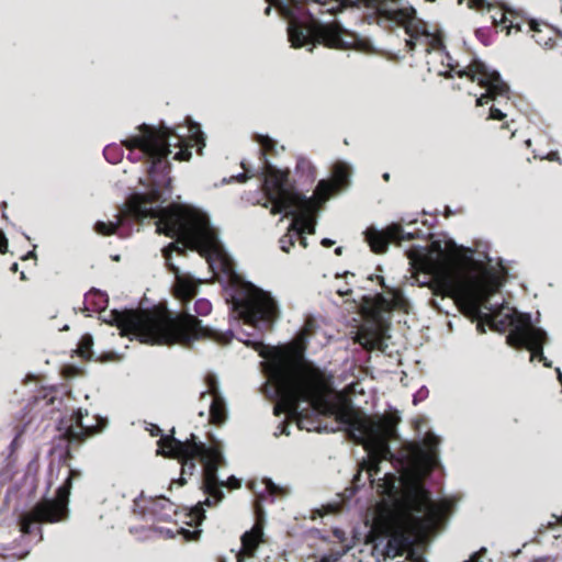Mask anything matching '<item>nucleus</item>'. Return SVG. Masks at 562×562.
Instances as JSON below:
<instances>
[{
	"instance_id": "nucleus-16",
	"label": "nucleus",
	"mask_w": 562,
	"mask_h": 562,
	"mask_svg": "<svg viewBox=\"0 0 562 562\" xmlns=\"http://www.w3.org/2000/svg\"><path fill=\"white\" fill-rule=\"evenodd\" d=\"M216 490L211 492H204L206 494V498L203 502H199L194 507L190 509L189 517L191 519L190 525L199 526L205 519V510L204 506H216L220 504L225 495L223 492V487H227L228 490H238L241 486V481L234 475H231L226 481L220 480L216 474Z\"/></svg>"
},
{
	"instance_id": "nucleus-25",
	"label": "nucleus",
	"mask_w": 562,
	"mask_h": 562,
	"mask_svg": "<svg viewBox=\"0 0 562 562\" xmlns=\"http://www.w3.org/2000/svg\"><path fill=\"white\" fill-rule=\"evenodd\" d=\"M411 509L418 515L435 516L437 507L426 490L416 491L409 499Z\"/></svg>"
},
{
	"instance_id": "nucleus-18",
	"label": "nucleus",
	"mask_w": 562,
	"mask_h": 562,
	"mask_svg": "<svg viewBox=\"0 0 562 562\" xmlns=\"http://www.w3.org/2000/svg\"><path fill=\"white\" fill-rule=\"evenodd\" d=\"M486 10L491 13V21L496 32H505L506 35H509L512 31L515 33L520 32L526 22L522 15L505 9L504 5L491 3Z\"/></svg>"
},
{
	"instance_id": "nucleus-3",
	"label": "nucleus",
	"mask_w": 562,
	"mask_h": 562,
	"mask_svg": "<svg viewBox=\"0 0 562 562\" xmlns=\"http://www.w3.org/2000/svg\"><path fill=\"white\" fill-rule=\"evenodd\" d=\"M122 336H134L143 344L189 346L193 340L211 337V329L189 313L173 316L164 310L111 311V322Z\"/></svg>"
},
{
	"instance_id": "nucleus-5",
	"label": "nucleus",
	"mask_w": 562,
	"mask_h": 562,
	"mask_svg": "<svg viewBox=\"0 0 562 562\" xmlns=\"http://www.w3.org/2000/svg\"><path fill=\"white\" fill-rule=\"evenodd\" d=\"M173 430L171 435L162 436L158 440L160 452L164 457L177 459L181 463V476L178 480L180 485L187 483L186 476H192L196 471V460L202 464V490L211 492L216 490V473L220 468L226 465V459L223 453V445L216 439H212L210 446L198 440L194 434H191L186 440L175 438Z\"/></svg>"
},
{
	"instance_id": "nucleus-29",
	"label": "nucleus",
	"mask_w": 562,
	"mask_h": 562,
	"mask_svg": "<svg viewBox=\"0 0 562 562\" xmlns=\"http://www.w3.org/2000/svg\"><path fill=\"white\" fill-rule=\"evenodd\" d=\"M336 191H338L337 186L331 180H319L312 196L316 201V207L321 202L328 200Z\"/></svg>"
},
{
	"instance_id": "nucleus-47",
	"label": "nucleus",
	"mask_w": 562,
	"mask_h": 562,
	"mask_svg": "<svg viewBox=\"0 0 562 562\" xmlns=\"http://www.w3.org/2000/svg\"><path fill=\"white\" fill-rule=\"evenodd\" d=\"M376 301L379 303V305H381V307H384L386 310L391 308L392 306V303L390 301H387L383 295L379 294L376 296Z\"/></svg>"
},
{
	"instance_id": "nucleus-40",
	"label": "nucleus",
	"mask_w": 562,
	"mask_h": 562,
	"mask_svg": "<svg viewBox=\"0 0 562 562\" xmlns=\"http://www.w3.org/2000/svg\"><path fill=\"white\" fill-rule=\"evenodd\" d=\"M459 3H462L463 0H458ZM468 8L475 9V10H483L487 9V7L491 4L487 0H468Z\"/></svg>"
},
{
	"instance_id": "nucleus-21",
	"label": "nucleus",
	"mask_w": 562,
	"mask_h": 562,
	"mask_svg": "<svg viewBox=\"0 0 562 562\" xmlns=\"http://www.w3.org/2000/svg\"><path fill=\"white\" fill-rule=\"evenodd\" d=\"M503 306L497 311L492 312L491 314L484 315V321L490 324L491 328L497 331H505L507 327H512L508 334H512L520 324V318L524 315H529L528 313H520L516 310H513L510 313L503 314Z\"/></svg>"
},
{
	"instance_id": "nucleus-37",
	"label": "nucleus",
	"mask_w": 562,
	"mask_h": 562,
	"mask_svg": "<svg viewBox=\"0 0 562 562\" xmlns=\"http://www.w3.org/2000/svg\"><path fill=\"white\" fill-rule=\"evenodd\" d=\"M94 228L98 234L103 236H110L116 233L119 224L112 222H97Z\"/></svg>"
},
{
	"instance_id": "nucleus-55",
	"label": "nucleus",
	"mask_w": 562,
	"mask_h": 562,
	"mask_svg": "<svg viewBox=\"0 0 562 562\" xmlns=\"http://www.w3.org/2000/svg\"><path fill=\"white\" fill-rule=\"evenodd\" d=\"M19 270V265L16 262H14L12 266H11V271L12 272H16Z\"/></svg>"
},
{
	"instance_id": "nucleus-57",
	"label": "nucleus",
	"mask_w": 562,
	"mask_h": 562,
	"mask_svg": "<svg viewBox=\"0 0 562 562\" xmlns=\"http://www.w3.org/2000/svg\"><path fill=\"white\" fill-rule=\"evenodd\" d=\"M335 254H336V255H340V254H341V247L336 248V249H335Z\"/></svg>"
},
{
	"instance_id": "nucleus-53",
	"label": "nucleus",
	"mask_w": 562,
	"mask_h": 562,
	"mask_svg": "<svg viewBox=\"0 0 562 562\" xmlns=\"http://www.w3.org/2000/svg\"><path fill=\"white\" fill-rule=\"evenodd\" d=\"M334 535H335V537H337L338 539H342V538H344V536H345V532H344V531H341V530H339V529H335V530H334Z\"/></svg>"
},
{
	"instance_id": "nucleus-2",
	"label": "nucleus",
	"mask_w": 562,
	"mask_h": 562,
	"mask_svg": "<svg viewBox=\"0 0 562 562\" xmlns=\"http://www.w3.org/2000/svg\"><path fill=\"white\" fill-rule=\"evenodd\" d=\"M273 376L278 381L279 401L274 414L285 413L295 417L300 429L308 427V419L299 411L300 402H308L314 411L347 426L349 437L368 451V459L360 463L353 484L359 487L361 472L366 471L368 481L374 484L380 473V463L391 461L393 453L390 441L397 437L396 427L401 422L397 412L368 416L349 403H338L330 398L334 394L333 376L326 374L312 361L303 358V348L294 345L278 350L272 357Z\"/></svg>"
},
{
	"instance_id": "nucleus-11",
	"label": "nucleus",
	"mask_w": 562,
	"mask_h": 562,
	"mask_svg": "<svg viewBox=\"0 0 562 562\" xmlns=\"http://www.w3.org/2000/svg\"><path fill=\"white\" fill-rule=\"evenodd\" d=\"M454 71L459 78L467 77L486 89V92L476 99L477 106L498 98L505 99L506 102L509 100V86L502 79L498 71L490 69L482 60L473 59L464 69Z\"/></svg>"
},
{
	"instance_id": "nucleus-39",
	"label": "nucleus",
	"mask_w": 562,
	"mask_h": 562,
	"mask_svg": "<svg viewBox=\"0 0 562 562\" xmlns=\"http://www.w3.org/2000/svg\"><path fill=\"white\" fill-rule=\"evenodd\" d=\"M289 232H291L289 229ZM280 248L284 251V252H289L290 249L294 246V234H285L283 235L281 238H280Z\"/></svg>"
},
{
	"instance_id": "nucleus-41",
	"label": "nucleus",
	"mask_w": 562,
	"mask_h": 562,
	"mask_svg": "<svg viewBox=\"0 0 562 562\" xmlns=\"http://www.w3.org/2000/svg\"><path fill=\"white\" fill-rule=\"evenodd\" d=\"M475 36L484 45H488L490 44V29H487V27H480V29L475 30Z\"/></svg>"
},
{
	"instance_id": "nucleus-15",
	"label": "nucleus",
	"mask_w": 562,
	"mask_h": 562,
	"mask_svg": "<svg viewBox=\"0 0 562 562\" xmlns=\"http://www.w3.org/2000/svg\"><path fill=\"white\" fill-rule=\"evenodd\" d=\"M172 250H177L180 254H184V250L177 247L175 243H171L164 249V257L168 269L175 274L173 295L182 304L187 305L198 293V282L191 276L181 273L179 268L170 262Z\"/></svg>"
},
{
	"instance_id": "nucleus-43",
	"label": "nucleus",
	"mask_w": 562,
	"mask_h": 562,
	"mask_svg": "<svg viewBox=\"0 0 562 562\" xmlns=\"http://www.w3.org/2000/svg\"><path fill=\"white\" fill-rule=\"evenodd\" d=\"M505 117H506V114L501 109H498V108H496L494 105L491 106L488 119L497 120V121H503Z\"/></svg>"
},
{
	"instance_id": "nucleus-34",
	"label": "nucleus",
	"mask_w": 562,
	"mask_h": 562,
	"mask_svg": "<svg viewBox=\"0 0 562 562\" xmlns=\"http://www.w3.org/2000/svg\"><path fill=\"white\" fill-rule=\"evenodd\" d=\"M207 391L202 392L200 398H204L206 394L212 395L213 398L222 397L220 390H218V383L214 375L209 374L205 379Z\"/></svg>"
},
{
	"instance_id": "nucleus-60",
	"label": "nucleus",
	"mask_w": 562,
	"mask_h": 562,
	"mask_svg": "<svg viewBox=\"0 0 562 562\" xmlns=\"http://www.w3.org/2000/svg\"><path fill=\"white\" fill-rule=\"evenodd\" d=\"M383 178H384L385 180H387V179H389V173H385V175L383 176Z\"/></svg>"
},
{
	"instance_id": "nucleus-9",
	"label": "nucleus",
	"mask_w": 562,
	"mask_h": 562,
	"mask_svg": "<svg viewBox=\"0 0 562 562\" xmlns=\"http://www.w3.org/2000/svg\"><path fill=\"white\" fill-rule=\"evenodd\" d=\"M263 173V190L272 203L271 212L273 214L282 213L293 209L295 205H303L308 207L306 195L294 190L289 183V170H281L272 166L268 159L265 158L262 165Z\"/></svg>"
},
{
	"instance_id": "nucleus-51",
	"label": "nucleus",
	"mask_w": 562,
	"mask_h": 562,
	"mask_svg": "<svg viewBox=\"0 0 562 562\" xmlns=\"http://www.w3.org/2000/svg\"><path fill=\"white\" fill-rule=\"evenodd\" d=\"M502 128L504 130H508L510 133H509V138L514 137L515 133H516V130H512L510 128V124L509 123H505L502 125Z\"/></svg>"
},
{
	"instance_id": "nucleus-32",
	"label": "nucleus",
	"mask_w": 562,
	"mask_h": 562,
	"mask_svg": "<svg viewBox=\"0 0 562 562\" xmlns=\"http://www.w3.org/2000/svg\"><path fill=\"white\" fill-rule=\"evenodd\" d=\"M525 24L528 26V32H533L532 37L539 45L543 47L553 46V40L551 37L546 38L542 36V31L539 29V25L535 21H526Z\"/></svg>"
},
{
	"instance_id": "nucleus-26",
	"label": "nucleus",
	"mask_w": 562,
	"mask_h": 562,
	"mask_svg": "<svg viewBox=\"0 0 562 562\" xmlns=\"http://www.w3.org/2000/svg\"><path fill=\"white\" fill-rule=\"evenodd\" d=\"M148 510L160 521H169L177 514L176 505L164 496L151 501Z\"/></svg>"
},
{
	"instance_id": "nucleus-10",
	"label": "nucleus",
	"mask_w": 562,
	"mask_h": 562,
	"mask_svg": "<svg viewBox=\"0 0 562 562\" xmlns=\"http://www.w3.org/2000/svg\"><path fill=\"white\" fill-rule=\"evenodd\" d=\"M88 411L78 408L69 416L60 418L57 425L58 438L66 442V458H72V451L78 450L88 439L100 434L108 425L106 418L95 416V424H86Z\"/></svg>"
},
{
	"instance_id": "nucleus-28",
	"label": "nucleus",
	"mask_w": 562,
	"mask_h": 562,
	"mask_svg": "<svg viewBox=\"0 0 562 562\" xmlns=\"http://www.w3.org/2000/svg\"><path fill=\"white\" fill-rule=\"evenodd\" d=\"M351 175L350 167L342 161H338L333 167V179H330L340 190L349 184V178Z\"/></svg>"
},
{
	"instance_id": "nucleus-27",
	"label": "nucleus",
	"mask_w": 562,
	"mask_h": 562,
	"mask_svg": "<svg viewBox=\"0 0 562 562\" xmlns=\"http://www.w3.org/2000/svg\"><path fill=\"white\" fill-rule=\"evenodd\" d=\"M227 409L224 397L213 398L210 406V423L216 426H221L226 422Z\"/></svg>"
},
{
	"instance_id": "nucleus-50",
	"label": "nucleus",
	"mask_w": 562,
	"mask_h": 562,
	"mask_svg": "<svg viewBox=\"0 0 562 562\" xmlns=\"http://www.w3.org/2000/svg\"><path fill=\"white\" fill-rule=\"evenodd\" d=\"M321 244H322V246L328 248V247H331L335 244V241L329 238H323Z\"/></svg>"
},
{
	"instance_id": "nucleus-6",
	"label": "nucleus",
	"mask_w": 562,
	"mask_h": 562,
	"mask_svg": "<svg viewBox=\"0 0 562 562\" xmlns=\"http://www.w3.org/2000/svg\"><path fill=\"white\" fill-rule=\"evenodd\" d=\"M369 5H374V22L389 27L392 24L404 27L408 35L406 40L407 52L412 53L422 47L426 54L439 50L443 47V38L440 33L430 32L427 23L417 18L413 7H402V0H367Z\"/></svg>"
},
{
	"instance_id": "nucleus-22",
	"label": "nucleus",
	"mask_w": 562,
	"mask_h": 562,
	"mask_svg": "<svg viewBox=\"0 0 562 562\" xmlns=\"http://www.w3.org/2000/svg\"><path fill=\"white\" fill-rule=\"evenodd\" d=\"M355 342L361 345V347L367 351H384V349L386 348L381 329L374 325L361 326L357 331Z\"/></svg>"
},
{
	"instance_id": "nucleus-42",
	"label": "nucleus",
	"mask_w": 562,
	"mask_h": 562,
	"mask_svg": "<svg viewBox=\"0 0 562 562\" xmlns=\"http://www.w3.org/2000/svg\"><path fill=\"white\" fill-rule=\"evenodd\" d=\"M23 432H24L23 428H18L15 437L13 438V440L11 441L10 447H9L11 454L14 453L20 448V446H21L20 439H21Z\"/></svg>"
},
{
	"instance_id": "nucleus-8",
	"label": "nucleus",
	"mask_w": 562,
	"mask_h": 562,
	"mask_svg": "<svg viewBox=\"0 0 562 562\" xmlns=\"http://www.w3.org/2000/svg\"><path fill=\"white\" fill-rule=\"evenodd\" d=\"M234 310L246 324L271 327L279 311L276 301L265 291L248 284L233 297Z\"/></svg>"
},
{
	"instance_id": "nucleus-17",
	"label": "nucleus",
	"mask_w": 562,
	"mask_h": 562,
	"mask_svg": "<svg viewBox=\"0 0 562 562\" xmlns=\"http://www.w3.org/2000/svg\"><path fill=\"white\" fill-rule=\"evenodd\" d=\"M413 235L405 234L400 224H392L384 231H378L370 227L366 232V240L371 250L375 254H383L387 250L391 243H400L402 240L413 239Z\"/></svg>"
},
{
	"instance_id": "nucleus-4",
	"label": "nucleus",
	"mask_w": 562,
	"mask_h": 562,
	"mask_svg": "<svg viewBox=\"0 0 562 562\" xmlns=\"http://www.w3.org/2000/svg\"><path fill=\"white\" fill-rule=\"evenodd\" d=\"M294 16L288 29L289 41L292 47L300 48L307 44H322L329 48H348L350 43L344 36L346 32L338 24H323L318 16L328 13L337 14L345 8L363 7L371 10L368 15L374 21V5H369L367 0H290Z\"/></svg>"
},
{
	"instance_id": "nucleus-19",
	"label": "nucleus",
	"mask_w": 562,
	"mask_h": 562,
	"mask_svg": "<svg viewBox=\"0 0 562 562\" xmlns=\"http://www.w3.org/2000/svg\"><path fill=\"white\" fill-rule=\"evenodd\" d=\"M307 201L310 202L308 207L295 205L293 209L284 211L286 215L294 217L290 225V231L295 232V235H303L304 233L312 235L315 233V220L313 214L316 211V201L313 198H307Z\"/></svg>"
},
{
	"instance_id": "nucleus-33",
	"label": "nucleus",
	"mask_w": 562,
	"mask_h": 562,
	"mask_svg": "<svg viewBox=\"0 0 562 562\" xmlns=\"http://www.w3.org/2000/svg\"><path fill=\"white\" fill-rule=\"evenodd\" d=\"M296 171L302 173V175H306V177L308 179H311L312 181L315 179L316 169L313 166V164L308 159H306L304 157H301V158L297 159V161H296Z\"/></svg>"
},
{
	"instance_id": "nucleus-46",
	"label": "nucleus",
	"mask_w": 562,
	"mask_h": 562,
	"mask_svg": "<svg viewBox=\"0 0 562 562\" xmlns=\"http://www.w3.org/2000/svg\"><path fill=\"white\" fill-rule=\"evenodd\" d=\"M8 250V239L3 232L0 229V254H5Z\"/></svg>"
},
{
	"instance_id": "nucleus-30",
	"label": "nucleus",
	"mask_w": 562,
	"mask_h": 562,
	"mask_svg": "<svg viewBox=\"0 0 562 562\" xmlns=\"http://www.w3.org/2000/svg\"><path fill=\"white\" fill-rule=\"evenodd\" d=\"M86 301L92 306V311H101L108 305V295L100 290L92 289L86 294Z\"/></svg>"
},
{
	"instance_id": "nucleus-61",
	"label": "nucleus",
	"mask_w": 562,
	"mask_h": 562,
	"mask_svg": "<svg viewBox=\"0 0 562 562\" xmlns=\"http://www.w3.org/2000/svg\"><path fill=\"white\" fill-rule=\"evenodd\" d=\"M559 521H560V524L562 525V515H561V518H560V520H559Z\"/></svg>"
},
{
	"instance_id": "nucleus-13",
	"label": "nucleus",
	"mask_w": 562,
	"mask_h": 562,
	"mask_svg": "<svg viewBox=\"0 0 562 562\" xmlns=\"http://www.w3.org/2000/svg\"><path fill=\"white\" fill-rule=\"evenodd\" d=\"M498 286L495 278L483 280L474 285H465L454 302L464 315L480 318L482 307L491 310L487 303Z\"/></svg>"
},
{
	"instance_id": "nucleus-20",
	"label": "nucleus",
	"mask_w": 562,
	"mask_h": 562,
	"mask_svg": "<svg viewBox=\"0 0 562 562\" xmlns=\"http://www.w3.org/2000/svg\"><path fill=\"white\" fill-rule=\"evenodd\" d=\"M313 333V322L307 321L303 327V329L300 331V334L296 336L294 340H292L289 344L276 346V347H269L266 348L263 351L260 352V356L267 360V374L270 379V381L274 384L276 389L278 390V381L273 376V364H272V357L276 355L278 350H284L286 347L294 345L295 347H302L303 348V358L306 359L305 352L307 349V337L312 335Z\"/></svg>"
},
{
	"instance_id": "nucleus-48",
	"label": "nucleus",
	"mask_w": 562,
	"mask_h": 562,
	"mask_svg": "<svg viewBox=\"0 0 562 562\" xmlns=\"http://www.w3.org/2000/svg\"><path fill=\"white\" fill-rule=\"evenodd\" d=\"M385 481V484H384V487L387 488V490H392L394 487V475L392 474H385L384 479Z\"/></svg>"
},
{
	"instance_id": "nucleus-59",
	"label": "nucleus",
	"mask_w": 562,
	"mask_h": 562,
	"mask_svg": "<svg viewBox=\"0 0 562 562\" xmlns=\"http://www.w3.org/2000/svg\"><path fill=\"white\" fill-rule=\"evenodd\" d=\"M380 283H381L382 286H385L384 285V279L382 277H380Z\"/></svg>"
},
{
	"instance_id": "nucleus-38",
	"label": "nucleus",
	"mask_w": 562,
	"mask_h": 562,
	"mask_svg": "<svg viewBox=\"0 0 562 562\" xmlns=\"http://www.w3.org/2000/svg\"><path fill=\"white\" fill-rule=\"evenodd\" d=\"M212 311V304L209 300L206 299H199L195 301L194 303V312L198 314V315H201V316H206L211 313Z\"/></svg>"
},
{
	"instance_id": "nucleus-44",
	"label": "nucleus",
	"mask_w": 562,
	"mask_h": 562,
	"mask_svg": "<svg viewBox=\"0 0 562 562\" xmlns=\"http://www.w3.org/2000/svg\"><path fill=\"white\" fill-rule=\"evenodd\" d=\"M181 533L183 535L184 539L188 540V541H194V540H198L200 535H201V530H193V531H190L188 529H183L181 528Z\"/></svg>"
},
{
	"instance_id": "nucleus-36",
	"label": "nucleus",
	"mask_w": 562,
	"mask_h": 562,
	"mask_svg": "<svg viewBox=\"0 0 562 562\" xmlns=\"http://www.w3.org/2000/svg\"><path fill=\"white\" fill-rule=\"evenodd\" d=\"M92 345H93L92 337L90 335L83 336L78 346V352H79L80 357L86 358V359L90 358L92 355V350H91Z\"/></svg>"
},
{
	"instance_id": "nucleus-23",
	"label": "nucleus",
	"mask_w": 562,
	"mask_h": 562,
	"mask_svg": "<svg viewBox=\"0 0 562 562\" xmlns=\"http://www.w3.org/2000/svg\"><path fill=\"white\" fill-rule=\"evenodd\" d=\"M263 529L259 524H256L249 531L241 536V549L238 554V562L244 558H252L257 551L260 542H262Z\"/></svg>"
},
{
	"instance_id": "nucleus-56",
	"label": "nucleus",
	"mask_w": 562,
	"mask_h": 562,
	"mask_svg": "<svg viewBox=\"0 0 562 562\" xmlns=\"http://www.w3.org/2000/svg\"><path fill=\"white\" fill-rule=\"evenodd\" d=\"M30 257H35V254L34 251H30L25 257H23L22 259H27Z\"/></svg>"
},
{
	"instance_id": "nucleus-14",
	"label": "nucleus",
	"mask_w": 562,
	"mask_h": 562,
	"mask_svg": "<svg viewBox=\"0 0 562 562\" xmlns=\"http://www.w3.org/2000/svg\"><path fill=\"white\" fill-rule=\"evenodd\" d=\"M424 528V519L420 516L408 515L404 524L390 536L385 552L387 557L403 555L415 541L416 533Z\"/></svg>"
},
{
	"instance_id": "nucleus-45",
	"label": "nucleus",
	"mask_w": 562,
	"mask_h": 562,
	"mask_svg": "<svg viewBox=\"0 0 562 562\" xmlns=\"http://www.w3.org/2000/svg\"><path fill=\"white\" fill-rule=\"evenodd\" d=\"M265 484H266V491L268 492V494H270L271 496H276L279 494L280 492V487L277 486L271 480H265Z\"/></svg>"
},
{
	"instance_id": "nucleus-31",
	"label": "nucleus",
	"mask_w": 562,
	"mask_h": 562,
	"mask_svg": "<svg viewBox=\"0 0 562 562\" xmlns=\"http://www.w3.org/2000/svg\"><path fill=\"white\" fill-rule=\"evenodd\" d=\"M260 144V159L262 160V165H265V158L267 159V155H273L276 153L277 142L269 136L259 135L257 138Z\"/></svg>"
},
{
	"instance_id": "nucleus-12",
	"label": "nucleus",
	"mask_w": 562,
	"mask_h": 562,
	"mask_svg": "<svg viewBox=\"0 0 562 562\" xmlns=\"http://www.w3.org/2000/svg\"><path fill=\"white\" fill-rule=\"evenodd\" d=\"M518 327L506 337L507 344L515 349L530 351V361L538 359L546 368H551L552 362L543 353V346L548 342L547 333L532 325L531 316L524 315Z\"/></svg>"
},
{
	"instance_id": "nucleus-49",
	"label": "nucleus",
	"mask_w": 562,
	"mask_h": 562,
	"mask_svg": "<svg viewBox=\"0 0 562 562\" xmlns=\"http://www.w3.org/2000/svg\"><path fill=\"white\" fill-rule=\"evenodd\" d=\"M241 167L245 170V172L239 175L237 179H238L239 182H245L249 178L247 176L248 169H247L246 164L244 161L241 162Z\"/></svg>"
},
{
	"instance_id": "nucleus-7",
	"label": "nucleus",
	"mask_w": 562,
	"mask_h": 562,
	"mask_svg": "<svg viewBox=\"0 0 562 562\" xmlns=\"http://www.w3.org/2000/svg\"><path fill=\"white\" fill-rule=\"evenodd\" d=\"M80 476V471L70 469L66 481L57 488L54 499H43L31 510L21 514L19 518L20 531L23 535H31L35 525L55 524L65 520L69 513L68 504L72 481Z\"/></svg>"
},
{
	"instance_id": "nucleus-35",
	"label": "nucleus",
	"mask_w": 562,
	"mask_h": 562,
	"mask_svg": "<svg viewBox=\"0 0 562 562\" xmlns=\"http://www.w3.org/2000/svg\"><path fill=\"white\" fill-rule=\"evenodd\" d=\"M439 442H440V440L436 435H434L431 432L426 434V436L423 439V446L427 450V453L429 454V457L432 458L436 456V451L439 446Z\"/></svg>"
},
{
	"instance_id": "nucleus-52",
	"label": "nucleus",
	"mask_w": 562,
	"mask_h": 562,
	"mask_svg": "<svg viewBox=\"0 0 562 562\" xmlns=\"http://www.w3.org/2000/svg\"><path fill=\"white\" fill-rule=\"evenodd\" d=\"M295 236H296V235L294 234V237H295ZM297 236L300 237V243H301V245H302L304 248H306V247H307V240H306V237H304L303 235H297Z\"/></svg>"
},
{
	"instance_id": "nucleus-24",
	"label": "nucleus",
	"mask_w": 562,
	"mask_h": 562,
	"mask_svg": "<svg viewBox=\"0 0 562 562\" xmlns=\"http://www.w3.org/2000/svg\"><path fill=\"white\" fill-rule=\"evenodd\" d=\"M465 284H462L454 279H452L449 276H443L439 279H436L430 288L432 290V293L437 296L441 297H451L454 301L463 290Z\"/></svg>"
},
{
	"instance_id": "nucleus-58",
	"label": "nucleus",
	"mask_w": 562,
	"mask_h": 562,
	"mask_svg": "<svg viewBox=\"0 0 562 562\" xmlns=\"http://www.w3.org/2000/svg\"><path fill=\"white\" fill-rule=\"evenodd\" d=\"M21 280H26L25 273L22 271L20 274Z\"/></svg>"
},
{
	"instance_id": "nucleus-54",
	"label": "nucleus",
	"mask_w": 562,
	"mask_h": 562,
	"mask_svg": "<svg viewBox=\"0 0 562 562\" xmlns=\"http://www.w3.org/2000/svg\"><path fill=\"white\" fill-rule=\"evenodd\" d=\"M415 452H416V453H420V454H423V453H424V450H423V448H422L419 445H416V446H415Z\"/></svg>"
},
{
	"instance_id": "nucleus-1",
	"label": "nucleus",
	"mask_w": 562,
	"mask_h": 562,
	"mask_svg": "<svg viewBox=\"0 0 562 562\" xmlns=\"http://www.w3.org/2000/svg\"><path fill=\"white\" fill-rule=\"evenodd\" d=\"M137 130L138 134L122 140L121 145L111 144L103 149L104 158L111 164L121 161L122 147L130 151V160H145L148 164V190L145 193H134L127 199L125 215L138 223L157 220L158 234L170 238L177 237L192 250L210 247L214 240V233L205 214L180 204L162 207L167 201L166 196L171 194V164L168 160L170 147L180 148L173 159L188 161L192 156L193 146H196L198 154L202 155L205 146L203 133L199 130L187 139L177 134L176 128L164 124L156 127L143 123Z\"/></svg>"
}]
</instances>
